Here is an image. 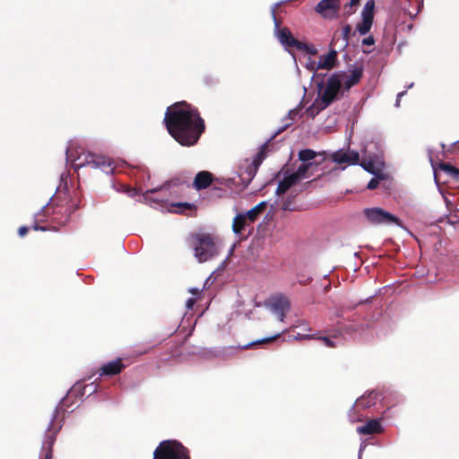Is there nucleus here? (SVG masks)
Returning <instances> with one entry per match:
<instances>
[{
    "label": "nucleus",
    "mask_w": 459,
    "mask_h": 459,
    "mask_svg": "<svg viewBox=\"0 0 459 459\" xmlns=\"http://www.w3.org/2000/svg\"><path fill=\"white\" fill-rule=\"evenodd\" d=\"M189 292L192 294V297L186 300V309L191 310L196 301V297L201 293V290L198 288H190Z\"/></svg>",
    "instance_id": "nucleus-23"
},
{
    "label": "nucleus",
    "mask_w": 459,
    "mask_h": 459,
    "mask_svg": "<svg viewBox=\"0 0 459 459\" xmlns=\"http://www.w3.org/2000/svg\"><path fill=\"white\" fill-rule=\"evenodd\" d=\"M98 385L96 383H91L90 385H87L84 386V393L88 392L89 394H93L97 391Z\"/></svg>",
    "instance_id": "nucleus-31"
},
{
    "label": "nucleus",
    "mask_w": 459,
    "mask_h": 459,
    "mask_svg": "<svg viewBox=\"0 0 459 459\" xmlns=\"http://www.w3.org/2000/svg\"><path fill=\"white\" fill-rule=\"evenodd\" d=\"M156 190L155 189H152V190H148L147 193H153L155 192Z\"/></svg>",
    "instance_id": "nucleus-49"
},
{
    "label": "nucleus",
    "mask_w": 459,
    "mask_h": 459,
    "mask_svg": "<svg viewBox=\"0 0 459 459\" xmlns=\"http://www.w3.org/2000/svg\"><path fill=\"white\" fill-rule=\"evenodd\" d=\"M282 209L287 211V210H291L292 208L290 207V204L288 203V202H285L282 204Z\"/></svg>",
    "instance_id": "nucleus-40"
},
{
    "label": "nucleus",
    "mask_w": 459,
    "mask_h": 459,
    "mask_svg": "<svg viewBox=\"0 0 459 459\" xmlns=\"http://www.w3.org/2000/svg\"><path fill=\"white\" fill-rule=\"evenodd\" d=\"M32 228L35 230H46L47 229L45 227H39L38 226L37 223H35Z\"/></svg>",
    "instance_id": "nucleus-41"
},
{
    "label": "nucleus",
    "mask_w": 459,
    "mask_h": 459,
    "mask_svg": "<svg viewBox=\"0 0 459 459\" xmlns=\"http://www.w3.org/2000/svg\"><path fill=\"white\" fill-rule=\"evenodd\" d=\"M194 255L199 263L213 259L220 254V245L207 233H195L190 238Z\"/></svg>",
    "instance_id": "nucleus-3"
},
{
    "label": "nucleus",
    "mask_w": 459,
    "mask_h": 459,
    "mask_svg": "<svg viewBox=\"0 0 459 459\" xmlns=\"http://www.w3.org/2000/svg\"><path fill=\"white\" fill-rule=\"evenodd\" d=\"M265 206H266V202H261L258 204H256L255 206V208L256 209V211H258L261 213Z\"/></svg>",
    "instance_id": "nucleus-36"
},
{
    "label": "nucleus",
    "mask_w": 459,
    "mask_h": 459,
    "mask_svg": "<svg viewBox=\"0 0 459 459\" xmlns=\"http://www.w3.org/2000/svg\"><path fill=\"white\" fill-rule=\"evenodd\" d=\"M337 63V51L331 48L325 55H321L317 61V67L324 70L333 69Z\"/></svg>",
    "instance_id": "nucleus-16"
},
{
    "label": "nucleus",
    "mask_w": 459,
    "mask_h": 459,
    "mask_svg": "<svg viewBox=\"0 0 459 459\" xmlns=\"http://www.w3.org/2000/svg\"><path fill=\"white\" fill-rule=\"evenodd\" d=\"M334 339L337 340V342L332 340L331 338L329 337H321L320 340L323 342V343L327 346V347H336L338 345L339 342H341V340L334 337Z\"/></svg>",
    "instance_id": "nucleus-30"
},
{
    "label": "nucleus",
    "mask_w": 459,
    "mask_h": 459,
    "mask_svg": "<svg viewBox=\"0 0 459 459\" xmlns=\"http://www.w3.org/2000/svg\"><path fill=\"white\" fill-rule=\"evenodd\" d=\"M440 169L448 173L449 175H451L453 178H455V179L459 180V169L451 166L450 164H447V163H442L440 165Z\"/></svg>",
    "instance_id": "nucleus-24"
},
{
    "label": "nucleus",
    "mask_w": 459,
    "mask_h": 459,
    "mask_svg": "<svg viewBox=\"0 0 459 459\" xmlns=\"http://www.w3.org/2000/svg\"><path fill=\"white\" fill-rule=\"evenodd\" d=\"M153 459H189L186 449L178 442L162 441L153 453Z\"/></svg>",
    "instance_id": "nucleus-7"
},
{
    "label": "nucleus",
    "mask_w": 459,
    "mask_h": 459,
    "mask_svg": "<svg viewBox=\"0 0 459 459\" xmlns=\"http://www.w3.org/2000/svg\"><path fill=\"white\" fill-rule=\"evenodd\" d=\"M290 125V123H286L282 128H281V129H279V130H278V132H277V133L279 134L280 132L283 131V130H284L285 128H287Z\"/></svg>",
    "instance_id": "nucleus-45"
},
{
    "label": "nucleus",
    "mask_w": 459,
    "mask_h": 459,
    "mask_svg": "<svg viewBox=\"0 0 459 459\" xmlns=\"http://www.w3.org/2000/svg\"><path fill=\"white\" fill-rule=\"evenodd\" d=\"M365 214L373 224L400 225V220L396 216L381 208L366 209Z\"/></svg>",
    "instance_id": "nucleus-9"
},
{
    "label": "nucleus",
    "mask_w": 459,
    "mask_h": 459,
    "mask_svg": "<svg viewBox=\"0 0 459 459\" xmlns=\"http://www.w3.org/2000/svg\"><path fill=\"white\" fill-rule=\"evenodd\" d=\"M190 204L188 203H177L171 205V209L169 210L172 212H181L183 209L190 208Z\"/></svg>",
    "instance_id": "nucleus-27"
},
{
    "label": "nucleus",
    "mask_w": 459,
    "mask_h": 459,
    "mask_svg": "<svg viewBox=\"0 0 459 459\" xmlns=\"http://www.w3.org/2000/svg\"><path fill=\"white\" fill-rule=\"evenodd\" d=\"M260 212L256 211L255 207L250 209L247 212L244 213L245 217L247 218L250 223H253L257 218Z\"/></svg>",
    "instance_id": "nucleus-29"
},
{
    "label": "nucleus",
    "mask_w": 459,
    "mask_h": 459,
    "mask_svg": "<svg viewBox=\"0 0 459 459\" xmlns=\"http://www.w3.org/2000/svg\"><path fill=\"white\" fill-rule=\"evenodd\" d=\"M279 336H280V333H277V334H275L273 336H271V337H267V338H264V339H261V340H257L255 342H250V343L243 346V348H248V347H251V346H253L255 344H258V343L260 344V343L270 342L277 339Z\"/></svg>",
    "instance_id": "nucleus-28"
},
{
    "label": "nucleus",
    "mask_w": 459,
    "mask_h": 459,
    "mask_svg": "<svg viewBox=\"0 0 459 459\" xmlns=\"http://www.w3.org/2000/svg\"><path fill=\"white\" fill-rule=\"evenodd\" d=\"M363 74L361 67H354L348 72H338L332 74L325 85L321 86L318 97L307 109L308 116L314 117L321 110L326 108L337 97L342 86L349 91L359 83Z\"/></svg>",
    "instance_id": "nucleus-2"
},
{
    "label": "nucleus",
    "mask_w": 459,
    "mask_h": 459,
    "mask_svg": "<svg viewBox=\"0 0 459 459\" xmlns=\"http://www.w3.org/2000/svg\"><path fill=\"white\" fill-rule=\"evenodd\" d=\"M317 157L316 152L310 149L301 150L299 152V159L303 162L302 164L312 163V167L310 168V173H313V169L316 167V162L313 161Z\"/></svg>",
    "instance_id": "nucleus-21"
},
{
    "label": "nucleus",
    "mask_w": 459,
    "mask_h": 459,
    "mask_svg": "<svg viewBox=\"0 0 459 459\" xmlns=\"http://www.w3.org/2000/svg\"><path fill=\"white\" fill-rule=\"evenodd\" d=\"M331 160L336 164L356 165L359 161V154L356 151L338 150L330 155Z\"/></svg>",
    "instance_id": "nucleus-13"
},
{
    "label": "nucleus",
    "mask_w": 459,
    "mask_h": 459,
    "mask_svg": "<svg viewBox=\"0 0 459 459\" xmlns=\"http://www.w3.org/2000/svg\"><path fill=\"white\" fill-rule=\"evenodd\" d=\"M264 155L262 152L257 153L252 159H246L239 167V176L243 180L250 181L255 176L256 171L263 162Z\"/></svg>",
    "instance_id": "nucleus-12"
},
{
    "label": "nucleus",
    "mask_w": 459,
    "mask_h": 459,
    "mask_svg": "<svg viewBox=\"0 0 459 459\" xmlns=\"http://www.w3.org/2000/svg\"><path fill=\"white\" fill-rule=\"evenodd\" d=\"M312 163L301 164L296 170L286 169L282 172V177L279 181L275 194L281 197L288 191L296 192V187L304 179H308L314 173H310Z\"/></svg>",
    "instance_id": "nucleus-4"
},
{
    "label": "nucleus",
    "mask_w": 459,
    "mask_h": 459,
    "mask_svg": "<svg viewBox=\"0 0 459 459\" xmlns=\"http://www.w3.org/2000/svg\"><path fill=\"white\" fill-rule=\"evenodd\" d=\"M55 419H56V414L53 416V419L48 425V431H49V432H51L52 424H53V421L55 420Z\"/></svg>",
    "instance_id": "nucleus-44"
},
{
    "label": "nucleus",
    "mask_w": 459,
    "mask_h": 459,
    "mask_svg": "<svg viewBox=\"0 0 459 459\" xmlns=\"http://www.w3.org/2000/svg\"><path fill=\"white\" fill-rule=\"evenodd\" d=\"M363 447L360 446L359 452V459H361V454H362Z\"/></svg>",
    "instance_id": "nucleus-47"
},
{
    "label": "nucleus",
    "mask_w": 459,
    "mask_h": 459,
    "mask_svg": "<svg viewBox=\"0 0 459 459\" xmlns=\"http://www.w3.org/2000/svg\"><path fill=\"white\" fill-rule=\"evenodd\" d=\"M281 3L282 2L276 3L271 7V14H272L273 23H274L273 33H274L275 38L278 39V41L283 47V48L286 51H288L290 54H291L293 60H294V64L297 68V71H298V73H299V68L297 65L296 56L292 53V48L297 49L298 44L299 43V41L293 37V35L291 34L290 30L288 28H286V27L281 28L280 22L277 20V18L275 16L276 9L281 4Z\"/></svg>",
    "instance_id": "nucleus-5"
},
{
    "label": "nucleus",
    "mask_w": 459,
    "mask_h": 459,
    "mask_svg": "<svg viewBox=\"0 0 459 459\" xmlns=\"http://www.w3.org/2000/svg\"><path fill=\"white\" fill-rule=\"evenodd\" d=\"M264 305L280 322H284L286 315L290 310V302L289 299L283 295L270 298Z\"/></svg>",
    "instance_id": "nucleus-8"
},
{
    "label": "nucleus",
    "mask_w": 459,
    "mask_h": 459,
    "mask_svg": "<svg viewBox=\"0 0 459 459\" xmlns=\"http://www.w3.org/2000/svg\"><path fill=\"white\" fill-rule=\"evenodd\" d=\"M164 121L170 135L185 146L196 143L204 129L197 110L185 101L169 107Z\"/></svg>",
    "instance_id": "nucleus-1"
},
{
    "label": "nucleus",
    "mask_w": 459,
    "mask_h": 459,
    "mask_svg": "<svg viewBox=\"0 0 459 459\" xmlns=\"http://www.w3.org/2000/svg\"><path fill=\"white\" fill-rule=\"evenodd\" d=\"M297 49L299 50H302L307 54H310V55H316L317 54V49L315 46L313 45H307L305 43H302L299 41V43L298 44V48Z\"/></svg>",
    "instance_id": "nucleus-25"
},
{
    "label": "nucleus",
    "mask_w": 459,
    "mask_h": 459,
    "mask_svg": "<svg viewBox=\"0 0 459 459\" xmlns=\"http://www.w3.org/2000/svg\"><path fill=\"white\" fill-rule=\"evenodd\" d=\"M350 30H351V28L349 25L345 26L344 29H343V31H342V34H343V37H344V39L347 41L348 39V35L350 33Z\"/></svg>",
    "instance_id": "nucleus-38"
},
{
    "label": "nucleus",
    "mask_w": 459,
    "mask_h": 459,
    "mask_svg": "<svg viewBox=\"0 0 459 459\" xmlns=\"http://www.w3.org/2000/svg\"><path fill=\"white\" fill-rule=\"evenodd\" d=\"M55 434H56V431L52 432L51 436L48 437L47 439L43 443V448L48 446V450L45 455V459H51V457H52V448L51 447L55 442V437H54Z\"/></svg>",
    "instance_id": "nucleus-22"
},
{
    "label": "nucleus",
    "mask_w": 459,
    "mask_h": 459,
    "mask_svg": "<svg viewBox=\"0 0 459 459\" xmlns=\"http://www.w3.org/2000/svg\"><path fill=\"white\" fill-rule=\"evenodd\" d=\"M299 115V110L297 109H291L288 113V119L292 121L295 119V117Z\"/></svg>",
    "instance_id": "nucleus-34"
},
{
    "label": "nucleus",
    "mask_w": 459,
    "mask_h": 459,
    "mask_svg": "<svg viewBox=\"0 0 459 459\" xmlns=\"http://www.w3.org/2000/svg\"><path fill=\"white\" fill-rule=\"evenodd\" d=\"M136 191L134 189H128L127 190V194L130 195V196H134L135 195Z\"/></svg>",
    "instance_id": "nucleus-43"
},
{
    "label": "nucleus",
    "mask_w": 459,
    "mask_h": 459,
    "mask_svg": "<svg viewBox=\"0 0 459 459\" xmlns=\"http://www.w3.org/2000/svg\"><path fill=\"white\" fill-rule=\"evenodd\" d=\"M124 368L120 359H116L103 365L100 369V376H114L119 374Z\"/></svg>",
    "instance_id": "nucleus-17"
},
{
    "label": "nucleus",
    "mask_w": 459,
    "mask_h": 459,
    "mask_svg": "<svg viewBox=\"0 0 459 459\" xmlns=\"http://www.w3.org/2000/svg\"><path fill=\"white\" fill-rule=\"evenodd\" d=\"M346 13H347L348 14H351V13H353V11H352V10H348V11H346Z\"/></svg>",
    "instance_id": "nucleus-48"
},
{
    "label": "nucleus",
    "mask_w": 459,
    "mask_h": 459,
    "mask_svg": "<svg viewBox=\"0 0 459 459\" xmlns=\"http://www.w3.org/2000/svg\"><path fill=\"white\" fill-rule=\"evenodd\" d=\"M66 160L72 163V166L74 169H78L82 168L83 166H76V163H82L84 161V157L87 156H94V154L85 153L82 150L78 152L74 150V143H70L66 148Z\"/></svg>",
    "instance_id": "nucleus-15"
},
{
    "label": "nucleus",
    "mask_w": 459,
    "mask_h": 459,
    "mask_svg": "<svg viewBox=\"0 0 459 459\" xmlns=\"http://www.w3.org/2000/svg\"><path fill=\"white\" fill-rule=\"evenodd\" d=\"M305 67L313 73V76H312V79L315 77V73L317 71V70H320V67H317V62H316L315 60H313L311 57H308L306 64H305Z\"/></svg>",
    "instance_id": "nucleus-26"
},
{
    "label": "nucleus",
    "mask_w": 459,
    "mask_h": 459,
    "mask_svg": "<svg viewBox=\"0 0 459 459\" xmlns=\"http://www.w3.org/2000/svg\"><path fill=\"white\" fill-rule=\"evenodd\" d=\"M412 86H413V82L410 83V84L408 85V88L410 89V88H411Z\"/></svg>",
    "instance_id": "nucleus-50"
},
{
    "label": "nucleus",
    "mask_w": 459,
    "mask_h": 459,
    "mask_svg": "<svg viewBox=\"0 0 459 459\" xmlns=\"http://www.w3.org/2000/svg\"><path fill=\"white\" fill-rule=\"evenodd\" d=\"M359 165L368 172L374 175L375 178H372L368 184V188L373 190L377 187L379 179H384V167L385 162L382 156L379 155H367V152H364V159L359 163Z\"/></svg>",
    "instance_id": "nucleus-6"
},
{
    "label": "nucleus",
    "mask_w": 459,
    "mask_h": 459,
    "mask_svg": "<svg viewBox=\"0 0 459 459\" xmlns=\"http://www.w3.org/2000/svg\"><path fill=\"white\" fill-rule=\"evenodd\" d=\"M354 406H363V407H367V406H369V403H366V398L364 397H361L359 399H358L354 404Z\"/></svg>",
    "instance_id": "nucleus-32"
},
{
    "label": "nucleus",
    "mask_w": 459,
    "mask_h": 459,
    "mask_svg": "<svg viewBox=\"0 0 459 459\" xmlns=\"http://www.w3.org/2000/svg\"><path fill=\"white\" fill-rule=\"evenodd\" d=\"M374 43H375V39L372 36H368L362 40V44L368 45V46H372V45H374Z\"/></svg>",
    "instance_id": "nucleus-33"
},
{
    "label": "nucleus",
    "mask_w": 459,
    "mask_h": 459,
    "mask_svg": "<svg viewBox=\"0 0 459 459\" xmlns=\"http://www.w3.org/2000/svg\"><path fill=\"white\" fill-rule=\"evenodd\" d=\"M382 430V426L377 420H371L368 421L365 425L359 426L357 429V431L363 435H370L374 433H379Z\"/></svg>",
    "instance_id": "nucleus-19"
},
{
    "label": "nucleus",
    "mask_w": 459,
    "mask_h": 459,
    "mask_svg": "<svg viewBox=\"0 0 459 459\" xmlns=\"http://www.w3.org/2000/svg\"><path fill=\"white\" fill-rule=\"evenodd\" d=\"M251 224L244 213H238L232 222V230L235 234L240 235Z\"/></svg>",
    "instance_id": "nucleus-18"
},
{
    "label": "nucleus",
    "mask_w": 459,
    "mask_h": 459,
    "mask_svg": "<svg viewBox=\"0 0 459 459\" xmlns=\"http://www.w3.org/2000/svg\"><path fill=\"white\" fill-rule=\"evenodd\" d=\"M212 183V174L208 171H201L196 174L194 186L196 189H204Z\"/></svg>",
    "instance_id": "nucleus-20"
},
{
    "label": "nucleus",
    "mask_w": 459,
    "mask_h": 459,
    "mask_svg": "<svg viewBox=\"0 0 459 459\" xmlns=\"http://www.w3.org/2000/svg\"><path fill=\"white\" fill-rule=\"evenodd\" d=\"M304 338H309V335L298 334L297 336H295L296 340H301V339H304Z\"/></svg>",
    "instance_id": "nucleus-42"
},
{
    "label": "nucleus",
    "mask_w": 459,
    "mask_h": 459,
    "mask_svg": "<svg viewBox=\"0 0 459 459\" xmlns=\"http://www.w3.org/2000/svg\"><path fill=\"white\" fill-rule=\"evenodd\" d=\"M76 166H90L92 169H100L106 174L113 173L115 169V162L109 157L106 156H87L84 157L82 163H76Z\"/></svg>",
    "instance_id": "nucleus-10"
},
{
    "label": "nucleus",
    "mask_w": 459,
    "mask_h": 459,
    "mask_svg": "<svg viewBox=\"0 0 459 459\" xmlns=\"http://www.w3.org/2000/svg\"><path fill=\"white\" fill-rule=\"evenodd\" d=\"M405 94V91H402V92H399L397 94V98H396V101H395V106L396 107H399L400 106V101H401V98Z\"/></svg>",
    "instance_id": "nucleus-39"
},
{
    "label": "nucleus",
    "mask_w": 459,
    "mask_h": 459,
    "mask_svg": "<svg viewBox=\"0 0 459 459\" xmlns=\"http://www.w3.org/2000/svg\"><path fill=\"white\" fill-rule=\"evenodd\" d=\"M340 8L338 0H321L316 6V11L325 18H333Z\"/></svg>",
    "instance_id": "nucleus-14"
},
{
    "label": "nucleus",
    "mask_w": 459,
    "mask_h": 459,
    "mask_svg": "<svg viewBox=\"0 0 459 459\" xmlns=\"http://www.w3.org/2000/svg\"><path fill=\"white\" fill-rule=\"evenodd\" d=\"M375 13V0H368L361 12V21L356 26L360 35H366L371 30Z\"/></svg>",
    "instance_id": "nucleus-11"
},
{
    "label": "nucleus",
    "mask_w": 459,
    "mask_h": 459,
    "mask_svg": "<svg viewBox=\"0 0 459 459\" xmlns=\"http://www.w3.org/2000/svg\"><path fill=\"white\" fill-rule=\"evenodd\" d=\"M444 199H445L446 204L448 206L451 204V202L446 196H444Z\"/></svg>",
    "instance_id": "nucleus-46"
},
{
    "label": "nucleus",
    "mask_w": 459,
    "mask_h": 459,
    "mask_svg": "<svg viewBox=\"0 0 459 459\" xmlns=\"http://www.w3.org/2000/svg\"><path fill=\"white\" fill-rule=\"evenodd\" d=\"M28 228L26 226H22L19 228L18 233L20 237H24L28 232Z\"/></svg>",
    "instance_id": "nucleus-35"
},
{
    "label": "nucleus",
    "mask_w": 459,
    "mask_h": 459,
    "mask_svg": "<svg viewBox=\"0 0 459 459\" xmlns=\"http://www.w3.org/2000/svg\"><path fill=\"white\" fill-rule=\"evenodd\" d=\"M359 1L360 0H351L350 3L347 5H345V9H347L348 7L351 9L353 6L359 4Z\"/></svg>",
    "instance_id": "nucleus-37"
}]
</instances>
